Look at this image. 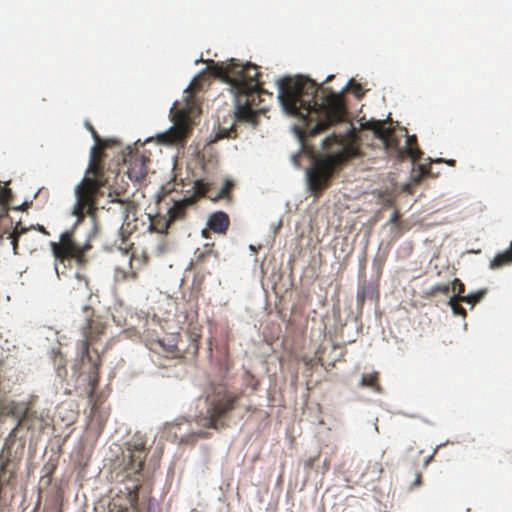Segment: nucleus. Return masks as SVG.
I'll return each instance as SVG.
<instances>
[{
    "label": "nucleus",
    "mask_w": 512,
    "mask_h": 512,
    "mask_svg": "<svg viewBox=\"0 0 512 512\" xmlns=\"http://www.w3.org/2000/svg\"><path fill=\"white\" fill-rule=\"evenodd\" d=\"M436 453V450L434 451V453L430 456H428L425 461H424V466H428V464L433 460V457H434V454Z\"/></svg>",
    "instance_id": "34"
},
{
    "label": "nucleus",
    "mask_w": 512,
    "mask_h": 512,
    "mask_svg": "<svg viewBox=\"0 0 512 512\" xmlns=\"http://www.w3.org/2000/svg\"><path fill=\"white\" fill-rule=\"evenodd\" d=\"M207 184L210 186L209 183H207ZM233 187H234L233 181L226 180L224 185L222 186V188L220 189V191L217 194H215V195L210 194L209 193L210 189H209L207 194L204 197L209 198L213 202H217V201H219L220 199H223V198L230 199V193H231Z\"/></svg>",
    "instance_id": "21"
},
{
    "label": "nucleus",
    "mask_w": 512,
    "mask_h": 512,
    "mask_svg": "<svg viewBox=\"0 0 512 512\" xmlns=\"http://www.w3.org/2000/svg\"><path fill=\"white\" fill-rule=\"evenodd\" d=\"M85 127L91 133V136L93 137L94 142H98V141L102 140V138L99 136V134L97 133V131L95 130V128L93 127V125L90 122L86 121Z\"/></svg>",
    "instance_id": "30"
},
{
    "label": "nucleus",
    "mask_w": 512,
    "mask_h": 512,
    "mask_svg": "<svg viewBox=\"0 0 512 512\" xmlns=\"http://www.w3.org/2000/svg\"><path fill=\"white\" fill-rule=\"evenodd\" d=\"M437 162H445L450 166H455V163H456V161L454 159H450V160L438 159Z\"/></svg>",
    "instance_id": "33"
},
{
    "label": "nucleus",
    "mask_w": 512,
    "mask_h": 512,
    "mask_svg": "<svg viewBox=\"0 0 512 512\" xmlns=\"http://www.w3.org/2000/svg\"><path fill=\"white\" fill-rule=\"evenodd\" d=\"M208 69L213 75L230 85L235 97L233 124L229 128L220 126L215 141L236 138V123H249L255 127L258 123L257 115L266 110L261 106L264 96L272 97L271 93L262 88L258 67L251 63L241 64L231 59L229 63L212 61Z\"/></svg>",
    "instance_id": "2"
},
{
    "label": "nucleus",
    "mask_w": 512,
    "mask_h": 512,
    "mask_svg": "<svg viewBox=\"0 0 512 512\" xmlns=\"http://www.w3.org/2000/svg\"><path fill=\"white\" fill-rule=\"evenodd\" d=\"M194 83L185 91L184 104L175 102L171 108L174 126L161 135L162 140L167 144H184L191 131V118L196 114L198 105L191 91Z\"/></svg>",
    "instance_id": "7"
},
{
    "label": "nucleus",
    "mask_w": 512,
    "mask_h": 512,
    "mask_svg": "<svg viewBox=\"0 0 512 512\" xmlns=\"http://www.w3.org/2000/svg\"><path fill=\"white\" fill-rule=\"evenodd\" d=\"M70 294L73 296L88 297L91 295V288L89 287V281L87 277L81 273H75L71 283Z\"/></svg>",
    "instance_id": "16"
},
{
    "label": "nucleus",
    "mask_w": 512,
    "mask_h": 512,
    "mask_svg": "<svg viewBox=\"0 0 512 512\" xmlns=\"http://www.w3.org/2000/svg\"><path fill=\"white\" fill-rule=\"evenodd\" d=\"M83 324L80 327L83 339L79 341V354L82 364L89 363L91 368L88 372L89 397H92L99 383V369L101 366V357L96 350L94 358L90 353V346L95 344L104 334L106 324L103 318L95 314L92 307L85 305L82 308Z\"/></svg>",
    "instance_id": "5"
},
{
    "label": "nucleus",
    "mask_w": 512,
    "mask_h": 512,
    "mask_svg": "<svg viewBox=\"0 0 512 512\" xmlns=\"http://www.w3.org/2000/svg\"><path fill=\"white\" fill-rule=\"evenodd\" d=\"M179 334L169 335L152 342V349L163 353L166 357L178 358L184 356L196 357L199 350V339L201 334L197 331L189 330L185 334L187 346H184Z\"/></svg>",
    "instance_id": "9"
},
{
    "label": "nucleus",
    "mask_w": 512,
    "mask_h": 512,
    "mask_svg": "<svg viewBox=\"0 0 512 512\" xmlns=\"http://www.w3.org/2000/svg\"><path fill=\"white\" fill-rule=\"evenodd\" d=\"M31 228H33L32 226L31 227H24L22 226L21 222H18L14 229L8 234V239L11 241V245H12V248H13V253L15 255H18L19 252H18V243H19V240L21 238L22 235L26 234Z\"/></svg>",
    "instance_id": "19"
},
{
    "label": "nucleus",
    "mask_w": 512,
    "mask_h": 512,
    "mask_svg": "<svg viewBox=\"0 0 512 512\" xmlns=\"http://www.w3.org/2000/svg\"><path fill=\"white\" fill-rule=\"evenodd\" d=\"M9 463H10L9 457H4V455L1 454L0 455V481L5 477Z\"/></svg>",
    "instance_id": "29"
},
{
    "label": "nucleus",
    "mask_w": 512,
    "mask_h": 512,
    "mask_svg": "<svg viewBox=\"0 0 512 512\" xmlns=\"http://www.w3.org/2000/svg\"><path fill=\"white\" fill-rule=\"evenodd\" d=\"M107 210L108 212L116 215L123 224L127 223L129 225L131 216L133 220H136L135 214L137 211V205L132 200L121 199L118 197L112 198Z\"/></svg>",
    "instance_id": "13"
},
{
    "label": "nucleus",
    "mask_w": 512,
    "mask_h": 512,
    "mask_svg": "<svg viewBox=\"0 0 512 512\" xmlns=\"http://www.w3.org/2000/svg\"><path fill=\"white\" fill-rule=\"evenodd\" d=\"M421 482H422V474L420 472H417L415 474V480L412 483V485L410 486V489H414L416 487H419L421 485Z\"/></svg>",
    "instance_id": "31"
},
{
    "label": "nucleus",
    "mask_w": 512,
    "mask_h": 512,
    "mask_svg": "<svg viewBox=\"0 0 512 512\" xmlns=\"http://www.w3.org/2000/svg\"><path fill=\"white\" fill-rule=\"evenodd\" d=\"M450 290L455 293L452 297H464L463 293L465 292V286L460 279L455 278L452 281Z\"/></svg>",
    "instance_id": "26"
},
{
    "label": "nucleus",
    "mask_w": 512,
    "mask_h": 512,
    "mask_svg": "<svg viewBox=\"0 0 512 512\" xmlns=\"http://www.w3.org/2000/svg\"><path fill=\"white\" fill-rule=\"evenodd\" d=\"M398 219H399V214L396 211V212L393 213L392 218H391L390 221H391V223H396L398 221Z\"/></svg>",
    "instance_id": "35"
},
{
    "label": "nucleus",
    "mask_w": 512,
    "mask_h": 512,
    "mask_svg": "<svg viewBox=\"0 0 512 512\" xmlns=\"http://www.w3.org/2000/svg\"><path fill=\"white\" fill-rule=\"evenodd\" d=\"M450 292V285L448 284H439L436 286H433L430 290V295H436L438 293L447 295Z\"/></svg>",
    "instance_id": "28"
},
{
    "label": "nucleus",
    "mask_w": 512,
    "mask_h": 512,
    "mask_svg": "<svg viewBox=\"0 0 512 512\" xmlns=\"http://www.w3.org/2000/svg\"><path fill=\"white\" fill-rule=\"evenodd\" d=\"M278 98L283 109L296 116L301 124L296 128L302 147L314 154L309 139L337 123L344 126L343 132H334L322 140L325 155L314 157L307 170L309 190L315 197L331 185L337 171L349 159L359 155L358 136L353 124L347 120V109L342 93L318 85L314 80L298 75L286 76L277 81Z\"/></svg>",
    "instance_id": "1"
},
{
    "label": "nucleus",
    "mask_w": 512,
    "mask_h": 512,
    "mask_svg": "<svg viewBox=\"0 0 512 512\" xmlns=\"http://www.w3.org/2000/svg\"><path fill=\"white\" fill-rule=\"evenodd\" d=\"M512 263V241L510 244V248L501 253H498L489 264L491 269H498L505 265H509Z\"/></svg>",
    "instance_id": "20"
},
{
    "label": "nucleus",
    "mask_w": 512,
    "mask_h": 512,
    "mask_svg": "<svg viewBox=\"0 0 512 512\" xmlns=\"http://www.w3.org/2000/svg\"><path fill=\"white\" fill-rule=\"evenodd\" d=\"M213 252V244L206 243L203 250L197 249L195 251L196 264L203 263L206 257L210 256Z\"/></svg>",
    "instance_id": "24"
},
{
    "label": "nucleus",
    "mask_w": 512,
    "mask_h": 512,
    "mask_svg": "<svg viewBox=\"0 0 512 512\" xmlns=\"http://www.w3.org/2000/svg\"><path fill=\"white\" fill-rule=\"evenodd\" d=\"M167 248H168V243L166 241H162L160 243V245L158 246V251L160 253H163V252H165L167 250Z\"/></svg>",
    "instance_id": "32"
},
{
    "label": "nucleus",
    "mask_w": 512,
    "mask_h": 512,
    "mask_svg": "<svg viewBox=\"0 0 512 512\" xmlns=\"http://www.w3.org/2000/svg\"><path fill=\"white\" fill-rule=\"evenodd\" d=\"M120 145L119 140L108 138L95 142L91 148L88 169L82 181L75 188L76 203L72 213L77 218L76 224L81 223L85 216L95 217L99 191L107 182L103 165L104 150Z\"/></svg>",
    "instance_id": "3"
},
{
    "label": "nucleus",
    "mask_w": 512,
    "mask_h": 512,
    "mask_svg": "<svg viewBox=\"0 0 512 512\" xmlns=\"http://www.w3.org/2000/svg\"><path fill=\"white\" fill-rule=\"evenodd\" d=\"M150 224L148 230L156 232L160 235H167L168 230L172 227V223L166 214L157 213L156 215H149Z\"/></svg>",
    "instance_id": "15"
},
{
    "label": "nucleus",
    "mask_w": 512,
    "mask_h": 512,
    "mask_svg": "<svg viewBox=\"0 0 512 512\" xmlns=\"http://www.w3.org/2000/svg\"><path fill=\"white\" fill-rule=\"evenodd\" d=\"M240 396L226 388L214 387L206 396V414L200 420L201 425L205 428L218 429L219 421L234 410Z\"/></svg>",
    "instance_id": "8"
},
{
    "label": "nucleus",
    "mask_w": 512,
    "mask_h": 512,
    "mask_svg": "<svg viewBox=\"0 0 512 512\" xmlns=\"http://www.w3.org/2000/svg\"><path fill=\"white\" fill-rule=\"evenodd\" d=\"M333 78H334L333 75L327 76V78L325 79L324 83H327V82L331 81Z\"/></svg>",
    "instance_id": "38"
},
{
    "label": "nucleus",
    "mask_w": 512,
    "mask_h": 512,
    "mask_svg": "<svg viewBox=\"0 0 512 512\" xmlns=\"http://www.w3.org/2000/svg\"><path fill=\"white\" fill-rule=\"evenodd\" d=\"M202 236L204 238H209L210 237V232H209V229L206 228V229H203L202 232H201Z\"/></svg>",
    "instance_id": "36"
},
{
    "label": "nucleus",
    "mask_w": 512,
    "mask_h": 512,
    "mask_svg": "<svg viewBox=\"0 0 512 512\" xmlns=\"http://www.w3.org/2000/svg\"><path fill=\"white\" fill-rule=\"evenodd\" d=\"M359 386L368 388L378 394L383 393V388L379 381V372L377 371L362 374Z\"/></svg>",
    "instance_id": "18"
},
{
    "label": "nucleus",
    "mask_w": 512,
    "mask_h": 512,
    "mask_svg": "<svg viewBox=\"0 0 512 512\" xmlns=\"http://www.w3.org/2000/svg\"><path fill=\"white\" fill-rule=\"evenodd\" d=\"M37 229H38L40 232L44 233V234H48V232L46 231V229H45L43 226H41V225H38Z\"/></svg>",
    "instance_id": "37"
},
{
    "label": "nucleus",
    "mask_w": 512,
    "mask_h": 512,
    "mask_svg": "<svg viewBox=\"0 0 512 512\" xmlns=\"http://www.w3.org/2000/svg\"><path fill=\"white\" fill-rule=\"evenodd\" d=\"M192 190L193 192L191 195L185 196L183 199L178 201H174L173 205L168 209L167 215L172 224L186 219L188 208L194 206L200 198L207 194L209 185L203 180H196Z\"/></svg>",
    "instance_id": "10"
},
{
    "label": "nucleus",
    "mask_w": 512,
    "mask_h": 512,
    "mask_svg": "<svg viewBox=\"0 0 512 512\" xmlns=\"http://www.w3.org/2000/svg\"><path fill=\"white\" fill-rule=\"evenodd\" d=\"M486 290H479L475 293L468 294L464 297H462V301L474 305L475 303L482 300V298L485 296Z\"/></svg>",
    "instance_id": "25"
},
{
    "label": "nucleus",
    "mask_w": 512,
    "mask_h": 512,
    "mask_svg": "<svg viewBox=\"0 0 512 512\" xmlns=\"http://www.w3.org/2000/svg\"><path fill=\"white\" fill-rule=\"evenodd\" d=\"M147 457L145 443L141 438H133L127 442L126 450L122 454V471L117 474L121 476L120 481H131V485L120 490L111 502V512H139L138 498L139 489L142 485V474L144 463Z\"/></svg>",
    "instance_id": "4"
},
{
    "label": "nucleus",
    "mask_w": 512,
    "mask_h": 512,
    "mask_svg": "<svg viewBox=\"0 0 512 512\" xmlns=\"http://www.w3.org/2000/svg\"><path fill=\"white\" fill-rule=\"evenodd\" d=\"M16 430H17V427H15V428L12 430V432H11V434H10V435L14 434V433L16 432Z\"/></svg>",
    "instance_id": "39"
},
{
    "label": "nucleus",
    "mask_w": 512,
    "mask_h": 512,
    "mask_svg": "<svg viewBox=\"0 0 512 512\" xmlns=\"http://www.w3.org/2000/svg\"><path fill=\"white\" fill-rule=\"evenodd\" d=\"M383 472V467L380 461L371 460L367 464L365 474L370 476L372 480H378Z\"/></svg>",
    "instance_id": "22"
},
{
    "label": "nucleus",
    "mask_w": 512,
    "mask_h": 512,
    "mask_svg": "<svg viewBox=\"0 0 512 512\" xmlns=\"http://www.w3.org/2000/svg\"><path fill=\"white\" fill-rule=\"evenodd\" d=\"M400 156H408L413 161L421 159L422 151L418 147L417 137L415 135H406L405 148L400 151Z\"/></svg>",
    "instance_id": "17"
},
{
    "label": "nucleus",
    "mask_w": 512,
    "mask_h": 512,
    "mask_svg": "<svg viewBox=\"0 0 512 512\" xmlns=\"http://www.w3.org/2000/svg\"><path fill=\"white\" fill-rule=\"evenodd\" d=\"M461 298L462 297H451L448 304L455 315H459L465 318L467 313L465 308L460 304L463 302Z\"/></svg>",
    "instance_id": "23"
},
{
    "label": "nucleus",
    "mask_w": 512,
    "mask_h": 512,
    "mask_svg": "<svg viewBox=\"0 0 512 512\" xmlns=\"http://www.w3.org/2000/svg\"><path fill=\"white\" fill-rule=\"evenodd\" d=\"M123 162L128 165L127 174L131 180L139 182L146 177L149 159L137 149L128 146L123 154Z\"/></svg>",
    "instance_id": "11"
},
{
    "label": "nucleus",
    "mask_w": 512,
    "mask_h": 512,
    "mask_svg": "<svg viewBox=\"0 0 512 512\" xmlns=\"http://www.w3.org/2000/svg\"><path fill=\"white\" fill-rule=\"evenodd\" d=\"M385 124V121L371 120L363 123L361 126L363 129L373 131L375 136L382 140L387 149H395L400 153V140L395 135L394 129L391 127H386Z\"/></svg>",
    "instance_id": "12"
},
{
    "label": "nucleus",
    "mask_w": 512,
    "mask_h": 512,
    "mask_svg": "<svg viewBox=\"0 0 512 512\" xmlns=\"http://www.w3.org/2000/svg\"><path fill=\"white\" fill-rule=\"evenodd\" d=\"M351 90L358 98H362L364 96L362 85L358 82H355L353 79H351L346 86L345 90Z\"/></svg>",
    "instance_id": "27"
},
{
    "label": "nucleus",
    "mask_w": 512,
    "mask_h": 512,
    "mask_svg": "<svg viewBox=\"0 0 512 512\" xmlns=\"http://www.w3.org/2000/svg\"><path fill=\"white\" fill-rule=\"evenodd\" d=\"M50 248L55 259V271L58 277L64 273L60 271V265L64 269L75 263L79 267H84L87 262V252L91 249L88 241L79 243L75 238V228L61 233L57 242H50Z\"/></svg>",
    "instance_id": "6"
},
{
    "label": "nucleus",
    "mask_w": 512,
    "mask_h": 512,
    "mask_svg": "<svg viewBox=\"0 0 512 512\" xmlns=\"http://www.w3.org/2000/svg\"><path fill=\"white\" fill-rule=\"evenodd\" d=\"M207 228L217 234H226L230 226V219L224 211H216L209 215Z\"/></svg>",
    "instance_id": "14"
}]
</instances>
